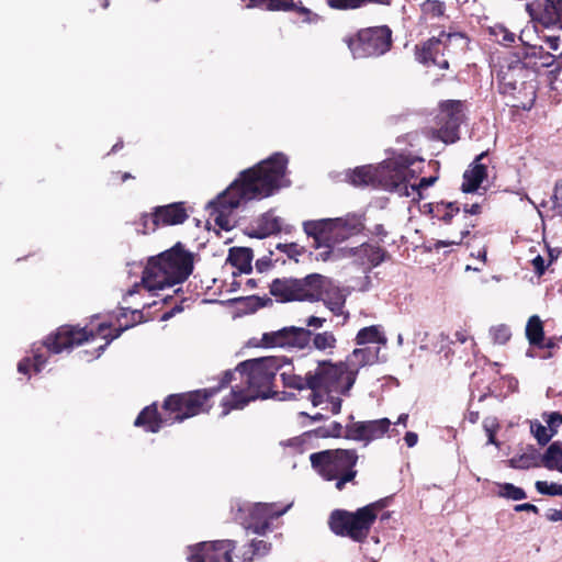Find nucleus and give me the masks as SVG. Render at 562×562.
I'll return each mask as SVG.
<instances>
[{
  "label": "nucleus",
  "mask_w": 562,
  "mask_h": 562,
  "mask_svg": "<svg viewBox=\"0 0 562 562\" xmlns=\"http://www.w3.org/2000/svg\"><path fill=\"white\" fill-rule=\"evenodd\" d=\"M289 159L283 153L277 151L256 166L243 170L238 177L215 199L206 204L214 215L215 224L229 231L233 225L229 214L249 201L262 200L291 184L286 177Z\"/></svg>",
  "instance_id": "1"
},
{
  "label": "nucleus",
  "mask_w": 562,
  "mask_h": 562,
  "mask_svg": "<svg viewBox=\"0 0 562 562\" xmlns=\"http://www.w3.org/2000/svg\"><path fill=\"white\" fill-rule=\"evenodd\" d=\"M284 363V359L278 357L255 358L238 363L231 372L232 381L237 380L238 375L240 383L234 385L231 393L222 400L221 416H227L234 409H243L258 398L271 397L273 380Z\"/></svg>",
  "instance_id": "2"
},
{
  "label": "nucleus",
  "mask_w": 562,
  "mask_h": 562,
  "mask_svg": "<svg viewBox=\"0 0 562 562\" xmlns=\"http://www.w3.org/2000/svg\"><path fill=\"white\" fill-rule=\"evenodd\" d=\"M193 271V256L181 243L158 256L150 257L142 274V283L149 292L184 282Z\"/></svg>",
  "instance_id": "3"
},
{
  "label": "nucleus",
  "mask_w": 562,
  "mask_h": 562,
  "mask_svg": "<svg viewBox=\"0 0 562 562\" xmlns=\"http://www.w3.org/2000/svg\"><path fill=\"white\" fill-rule=\"evenodd\" d=\"M416 161L423 162L422 158L400 154L381 162L379 166H360L349 175V181L356 187L381 188L397 194L407 193V178L413 172L411 166Z\"/></svg>",
  "instance_id": "4"
},
{
  "label": "nucleus",
  "mask_w": 562,
  "mask_h": 562,
  "mask_svg": "<svg viewBox=\"0 0 562 562\" xmlns=\"http://www.w3.org/2000/svg\"><path fill=\"white\" fill-rule=\"evenodd\" d=\"M92 336V331L88 333L86 328L69 325L60 326L55 333L49 334L43 344L33 345L32 358H23L18 363V371L22 374H30L32 368L34 372L40 373L47 364L46 353L58 355L63 351H69L75 346L88 341Z\"/></svg>",
  "instance_id": "5"
},
{
  "label": "nucleus",
  "mask_w": 562,
  "mask_h": 562,
  "mask_svg": "<svg viewBox=\"0 0 562 562\" xmlns=\"http://www.w3.org/2000/svg\"><path fill=\"white\" fill-rule=\"evenodd\" d=\"M345 361L333 363L319 361L314 371L308 372L307 389L312 391L311 402L314 406L324 404V394L328 392L348 394L356 382L355 370L349 371Z\"/></svg>",
  "instance_id": "6"
},
{
  "label": "nucleus",
  "mask_w": 562,
  "mask_h": 562,
  "mask_svg": "<svg viewBox=\"0 0 562 562\" xmlns=\"http://www.w3.org/2000/svg\"><path fill=\"white\" fill-rule=\"evenodd\" d=\"M358 454L355 449H327L310 454L312 469L327 482L335 481L338 491L357 476Z\"/></svg>",
  "instance_id": "7"
},
{
  "label": "nucleus",
  "mask_w": 562,
  "mask_h": 562,
  "mask_svg": "<svg viewBox=\"0 0 562 562\" xmlns=\"http://www.w3.org/2000/svg\"><path fill=\"white\" fill-rule=\"evenodd\" d=\"M232 376L233 373L231 370H227L224 372L217 386L196 390L190 393L169 395L164 401L162 408L166 413H170L172 425L203 412L206 401L228 385L232 382Z\"/></svg>",
  "instance_id": "8"
},
{
  "label": "nucleus",
  "mask_w": 562,
  "mask_h": 562,
  "mask_svg": "<svg viewBox=\"0 0 562 562\" xmlns=\"http://www.w3.org/2000/svg\"><path fill=\"white\" fill-rule=\"evenodd\" d=\"M376 519L375 504H369L356 512L335 509L330 513L328 525L331 532L339 537H348L362 543Z\"/></svg>",
  "instance_id": "9"
},
{
  "label": "nucleus",
  "mask_w": 562,
  "mask_h": 562,
  "mask_svg": "<svg viewBox=\"0 0 562 562\" xmlns=\"http://www.w3.org/2000/svg\"><path fill=\"white\" fill-rule=\"evenodd\" d=\"M345 42L353 58H378L391 49L392 30L387 25L364 27Z\"/></svg>",
  "instance_id": "10"
},
{
  "label": "nucleus",
  "mask_w": 562,
  "mask_h": 562,
  "mask_svg": "<svg viewBox=\"0 0 562 562\" xmlns=\"http://www.w3.org/2000/svg\"><path fill=\"white\" fill-rule=\"evenodd\" d=\"M312 284V296L310 302H323L335 316H344L349 318V312L345 311V305L350 291L346 286H341L339 282L326 276L314 273Z\"/></svg>",
  "instance_id": "11"
},
{
  "label": "nucleus",
  "mask_w": 562,
  "mask_h": 562,
  "mask_svg": "<svg viewBox=\"0 0 562 562\" xmlns=\"http://www.w3.org/2000/svg\"><path fill=\"white\" fill-rule=\"evenodd\" d=\"M313 279H315L314 273L301 279L277 278L270 283V294L280 303L293 301L310 302V297H313L311 291Z\"/></svg>",
  "instance_id": "12"
},
{
  "label": "nucleus",
  "mask_w": 562,
  "mask_h": 562,
  "mask_svg": "<svg viewBox=\"0 0 562 562\" xmlns=\"http://www.w3.org/2000/svg\"><path fill=\"white\" fill-rule=\"evenodd\" d=\"M313 331L306 327L286 326L278 330L263 333L261 344L266 348H286L303 350L311 346Z\"/></svg>",
  "instance_id": "13"
},
{
  "label": "nucleus",
  "mask_w": 562,
  "mask_h": 562,
  "mask_svg": "<svg viewBox=\"0 0 562 562\" xmlns=\"http://www.w3.org/2000/svg\"><path fill=\"white\" fill-rule=\"evenodd\" d=\"M234 540L203 541L188 547V562H234Z\"/></svg>",
  "instance_id": "14"
},
{
  "label": "nucleus",
  "mask_w": 562,
  "mask_h": 562,
  "mask_svg": "<svg viewBox=\"0 0 562 562\" xmlns=\"http://www.w3.org/2000/svg\"><path fill=\"white\" fill-rule=\"evenodd\" d=\"M440 120L439 138L446 144L456 143L460 138L459 130L464 121L463 103L459 100L442 102Z\"/></svg>",
  "instance_id": "15"
},
{
  "label": "nucleus",
  "mask_w": 562,
  "mask_h": 562,
  "mask_svg": "<svg viewBox=\"0 0 562 562\" xmlns=\"http://www.w3.org/2000/svg\"><path fill=\"white\" fill-rule=\"evenodd\" d=\"M528 76V68L521 58L513 55L505 59L497 72L499 91L502 93H513L517 90L519 83H524Z\"/></svg>",
  "instance_id": "16"
},
{
  "label": "nucleus",
  "mask_w": 562,
  "mask_h": 562,
  "mask_svg": "<svg viewBox=\"0 0 562 562\" xmlns=\"http://www.w3.org/2000/svg\"><path fill=\"white\" fill-rule=\"evenodd\" d=\"M366 217L362 213H348L341 217L330 218V243H344L350 237L361 234Z\"/></svg>",
  "instance_id": "17"
},
{
  "label": "nucleus",
  "mask_w": 562,
  "mask_h": 562,
  "mask_svg": "<svg viewBox=\"0 0 562 562\" xmlns=\"http://www.w3.org/2000/svg\"><path fill=\"white\" fill-rule=\"evenodd\" d=\"M526 10L546 26L560 24L562 29V0H533L526 4Z\"/></svg>",
  "instance_id": "18"
},
{
  "label": "nucleus",
  "mask_w": 562,
  "mask_h": 562,
  "mask_svg": "<svg viewBox=\"0 0 562 562\" xmlns=\"http://www.w3.org/2000/svg\"><path fill=\"white\" fill-rule=\"evenodd\" d=\"M134 425L144 427L149 432H158L162 427L172 425V420L170 413H166L164 409L158 413L156 404L153 403L140 411Z\"/></svg>",
  "instance_id": "19"
},
{
  "label": "nucleus",
  "mask_w": 562,
  "mask_h": 562,
  "mask_svg": "<svg viewBox=\"0 0 562 562\" xmlns=\"http://www.w3.org/2000/svg\"><path fill=\"white\" fill-rule=\"evenodd\" d=\"M183 202H175L167 205L156 206L153 212V228L158 225H179L188 218Z\"/></svg>",
  "instance_id": "20"
},
{
  "label": "nucleus",
  "mask_w": 562,
  "mask_h": 562,
  "mask_svg": "<svg viewBox=\"0 0 562 562\" xmlns=\"http://www.w3.org/2000/svg\"><path fill=\"white\" fill-rule=\"evenodd\" d=\"M438 36H432L428 41H426L423 46L419 48L416 46V59L423 65H435L440 69H448L449 63L447 59L442 58L447 55L446 49H443V43H436L434 45H429L432 41H438Z\"/></svg>",
  "instance_id": "21"
},
{
  "label": "nucleus",
  "mask_w": 562,
  "mask_h": 562,
  "mask_svg": "<svg viewBox=\"0 0 562 562\" xmlns=\"http://www.w3.org/2000/svg\"><path fill=\"white\" fill-rule=\"evenodd\" d=\"M349 251L358 265L368 269L378 267L389 256L385 249L369 243H363L358 247L351 248Z\"/></svg>",
  "instance_id": "22"
},
{
  "label": "nucleus",
  "mask_w": 562,
  "mask_h": 562,
  "mask_svg": "<svg viewBox=\"0 0 562 562\" xmlns=\"http://www.w3.org/2000/svg\"><path fill=\"white\" fill-rule=\"evenodd\" d=\"M487 156V151H482L471 164L470 169L463 173L461 190L463 193L476 192L481 183L487 177V167L481 160Z\"/></svg>",
  "instance_id": "23"
},
{
  "label": "nucleus",
  "mask_w": 562,
  "mask_h": 562,
  "mask_svg": "<svg viewBox=\"0 0 562 562\" xmlns=\"http://www.w3.org/2000/svg\"><path fill=\"white\" fill-rule=\"evenodd\" d=\"M381 361L380 359V347H363L356 348L351 355L347 358L345 363H348L349 371L355 370L356 376L362 367L371 366L375 362ZM385 361V359H382Z\"/></svg>",
  "instance_id": "24"
},
{
  "label": "nucleus",
  "mask_w": 562,
  "mask_h": 562,
  "mask_svg": "<svg viewBox=\"0 0 562 562\" xmlns=\"http://www.w3.org/2000/svg\"><path fill=\"white\" fill-rule=\"evenodd\" d=\"M436 43H443V49L448 56H457L463 54L468 49L469 38L460 32H445L439 33V40L432 41L430 46Z\"/></svg>",
  "instance_id": "25"
},
{
  "label": "nucleus",
  "mask_w": 562,
  "mask_h": 562,
  "mask_svg": "<svg viewBox=\"0 0 562 562\" xmlns=\"http://www.w3.org/2000/svg\"><path fill=\"white\" fill-rule=\"evenodd\" d=\"M304 233L314 239V245L330 243V218L311 220L303 222Z\"/></svg>",
  "instance_id": "26"
},
{
  "label": "nucleus",
  "mask_w": 562,
  "mask_h": 562,
  "mask_svg": "<svg viewBox=\"0 0 562 562\" xmlns=\"http://www.w3.org/2000/svg\"><path fill=\"white\" fill-rule=\"evenodd\" d=\"M252 250L248 247H232L228 250L227 262L237 268L240 273H250L252 270Z\"/></svg>",
  "instance_id": "27"
},
{
  "label": "nucleus",
  "mask_w": 562,
  "mask_h": 562,
  "mask_svg": "<svg viewBox=\"0 0 562 562\" xmlns=\"http://www.w3.org/2000/svg\"><path fill=\"white\" fill-rule=\"evenodd\" d=\"M292 504H288L281 509H276L274 504L269 503H257L254 504L249 510V517L251 520H273L284 515L290 508Z\"/></svg>",
  "instance_id": "28"
},
{
  "label": "nucleus",
  "mask_w": 562,
  "mask_h": 562,
  "mask_svg": "<svg viewBox=\"0 0 562 562\" xmlns=\"http://www.w3.org/2000/svg\"><path fill=\"white\" fill-rule=\"evenodd\" d=\"M356 344L359 346L368 345V344H378L380 346L385 347L387 344V338L385 334L381 330V326L371 325L361 328L356 335Z\"/></svg>",
  "instance_id": "29"
},
{
  "label": "nucleus",
  "mask_w": 562,
  "mask_h": 562,
  "mask_svg": "<svg viewBox=\"0 0 562 562\" xmlns=\"http://www.w3.org/2000/svg\"><path fill=\"white\" fill-rule=\"evenodd\" d=\"M541 461L548 470L562 473V443L553 441L541 456Z\"/></svg>",
  "instance_id": "30"
},
{
  "label": "nucleus",
  "mask_w": 562,
  "mask_h": 562,
  "mask_svg": "<svg viewBox=\"0 0 562 562\" xmlns=\"http://www.w3.org/2000/svg\"><path fill=\"white\" fill-rule=\"evenodd\" d=\"M429 212L434 217L449 224L452 218L460 212V207L457 202H437L428 204Z\"/></svg>",
  "instance_id": "31"
},
{
  "label": "nucleus",
  "mask_w": 562,
  "mask_h": 562,
  "mask_svg": "<svg viewBox=\"0 0 562 562\" xmlns=\"http://www.w3.org/2000/svg\"><path fill=\"white\" fill-rule=\"evenodd\" d=\"M540 456L536 449H531L530 452H524L521 454L514 456L508 460V465L512 469L528 470L530 468H537Z\"/></svg>",
  "instance_id": "32"
},
{
  "label": "nucleus",
  "mask_w": 562,
  "mask_h": 562,
  "mask_svg": "<svg viewBox=\"0 0 562 562\" xmlns=\"http://www.w3.org/2000/svg\"><path fill=\"white\" fill-rule=\"evenodd\" d=\"M526 337L530 345L541 347L544 339L543 325L538 315L529 317L526 325Z\"/></svg>",
  "instance_id": "33"
},
{
  "label": "nucleus",
  "mask_w": 562,
  "mask_h": 562,
  "mask_svg": "<svg viewBox=\"0 0 562 562\" xmlns=\"http://www.w3.org/2000/svg\"><path fill=\"white\" fill-rule=\"evenodd\" d=\"M233 303L238 304L240 310L245 313H255L261 307L272 304V300L268 296L250 295L245 297H236L232 300Z\"/></svg>",
  "instance_id": "34"
},
{
  "label": "nucleus",
  "mask_w": 562,
  "mask_h": 562,
  "mask_svg": "<svg viewBox=\"0 0 562 562\" xmlns=\"http://www.w3.org/2000/svg\"><path fill=\"white\" fill-rule=\"evenodd\" d=\"M366 424V436L367 443L372 440L379 439L390 429L391 422L389 418H380L374 420H367Z\"/></svg>",
  "instance_id": "35"
},
{
  "label": "nucleus",
  "mask_w": 562,
  "mask_h": 562,
  "mask_svg": "<svg viewBox=\"0 0 562 562\" xmlns=\"http://www.w3.org/2000/svg\"><path fill=\"white\" fill-rule=\"evenodd\" d=\"M311 344L314 349L325 351L327 349H334L337 339L331 331L313 333Z\"/></svg>",
  "instance_id": "36"
},
{
  "label": "nucleus",
  "mask_w": 562,
  "mask_h": 562,
  "mask_svg": "<svg viewBox=\"0 0 562 562\" xmlns=\"http://www.w3.org/2000/svg\"><path fill=\"white\" fill-rule=\"evenodd\" d=\"M497 485L499 487L497 495L502 498L521 501L527 497L525 490L513 483H498Z\"/></svg>",
  "instance_id": "37"
},
{
  "label": "nucleus",
  "mask_w": 562,
  "mask_h": 562,
  "mask_svg": "<svg viewBox=\"0 0 562 562\" xmlns=\"http://www.w3.org/2000/svg\"><path fill=\"white\" fill-rule=\"evenodd\" d=\"M411 170L413 172L408 176L407 180L409 178L415 177V170L412 168H411ZM437 179H438L437 177L430 176V177L422 178L417 184H408L407 183V193L408 194H398V195L400 196H414V198H415V195H417L420 199L422 198L420 190L431 187L437 181Z\"/></svg>",
  "instance_id": "38"
},
{
  "label": "nucleus",
  "mask_w": 562,
  "mask_h": 562,
  "mask_svg": "<svg viewBox=\"0 0 562 562\" xmlns=\"http://www.w3.org/2000/svg\"><path fill=\"white\" fill-rule=\"evenodd\" d=\"M280 378L285 387L294 389V390H299V391L307 389L308 372L303 378V376L294 374L292 372L283 371L280 373Z\"/></svg>",
  "instance_id": "39"
},
{
  "label": "nucleus",
  "mask_w": 562,
  "mask_h": 562,
  "mask_svg": "<svg viewBox=\"0 0 562 562\" xmlns=\"http://www.w3.org/2000/svg\"><path fill=\"white\" fill-rule=\"evenodd\" d=\"M344 437L355 441H364L367 443L364 422H356L346 425Z\"/></svg>",
  "instance_id": "40"
},
{
  "label": "nucleus",
  "mask_w": 562,
  "mask_h": 562,
  "mask_svg": "<svg viewBox=\"0 0 562 562\" xmlns=\"http://www.w3.org/2000/svg\"><path fill=\"white\" fill-rule=\"evenodd\" d=\"M258 221L270 235L278 234L281 231V218L273 215L271 211L262 214Z\"/></svg>",
  "instance_id": "41"
},
{
  "label": "nucleus",
  "mask_w": 562,
  "mask_h": 562,
  "mask_svg": "<svg viewBox=\"0 0 562 562\" xmlns=\"http://www.w3.org/2000/svg\"><path fill=\"white\" fill-rule=\"evenodd\" d=\"M530 430L540 446L547 445L553 437V434L538 420L531 423Z\"/></svg>",
  "instance_id": "42"
},
{
  "label": "nucleus",
  "mask_w": 562,
  "mask_h": 562,
  "mask_svg": "<svg viewBox=\"0 0 562 562\" xmlns=\"http://www.w3.org/2000/svg\"><path fill=\"white\" fill-rule=\"evenodd\" d=\"M535 487L537 492L541 495H549V496H562V484L558 483H548L547 481H537L535 483Z\"/></svg>",
  "instance_id": "43"
},
{
  "label": "nucleus",
  "mask_w": 562,
  "mask_h": 562,
  "mask_svg": "<svg viewBox=\"0 0 562 562\" xmlns=\"http://www.w3.org/2000/svg\"><path fill=\"white\" fill-rule=\"evenodd\" d=\"M491 33L497 38V41L505 46L510 45L515 42L516 35L503 25H495L491 29Z\"/></svg>",
  "instance_id": "44"
},
{
  "label": "nucleus",
  "mask_w": 562,
  "mask_h": 562,
  "mask_svg": "<svg viewBox=\"0 0 562 562\" xmlns=\"http://www.w3.org/2000/svg\"><path fill=\"white\" fill-rule=\"evenodd\" d=\"M490 334L495 344L504 345L506 344L510 337L512 331L510 328L506 325L494 326L490 329Z\"/></svg>",
  "instance_id": "45"
},
{
  "label": "nucleus",
  "mask_w": 562,
  "mask_h": 562,
  "mask_svg": "<svg viewBox=\"0 0 562 562\" xmlns=\"http://www.w3.org/2000/svg\"><path fill=\"white\" fill-rule=\"evenodd\" d=\"M263 10L267 11H293L295 7L294 0H263Z\"/></svg>",
  "instance_id": "46"
},
{
  "label": "nucleus",
  "mask_w": 562,
  "mask_h": 562,
  "mask_svg": "<svg viewBox=\"0 0 562 562\" xmlns=\"http://www.w3.org/2000/svg\"><path fill=\"white\" fill-rule=\"evenodd\" d=\"M276 249L280 250L281 252H284L288 256V258L293 259L295 262H299V257L304 252V248L295 243H279L276 245Z\"/></svg>",
  "instance_id": "47"
},
{
  "label": "nucleus",
  "mask_w": 562,
  "mask_h": 562,
  "mask_svg": "<svg viewBox=\"0 0 562 562\" xmlns=\"http://www.w3.org/2000/svg\"><path fill=\"white\" fill-rule=\"evenodd\" d=\"M324 394V403L327 404L326 408H328L333 414H338L341 409V398L340 395L342 393H323Z\"/></svg>",
  "instance_id": "48"
},
{
  "label": "nucleus",
  "mask_w": 562,
  "mask_h": 562,
  "mask_svg": "<svg viewBox=\"0 0 562 562\" xmlns=\"http://www.w3.org/2000/svg\"><path fill=\"white\" fill-rule=\"evenodd\" d=\"M299 14L303 15V22L307 24H317L322 21V16L315 12H313L311 9L302 5V3H295L294 10Z\"/></svg>",
  "instance_id": "49"
},
{
  "label": "nucleus",
  "mask_w": 562,
  "mask_h": 562,
  "mask_svg": "<svg viewBox=\"0 0 562 562\" xmlns=\"http://www.w3.org/2000/svg\"><path fill=\"white\" fill-rule=\"evenodd\" d=\"M329 8L335 10H355L361 8V0H326Z\"/></svg>",
  "instance_id": "50"
},
{
  "label": "nucleus",
  "mask_w": 562,
  "mask_h": 562,
  "mask_svg": "<svg viewBox=\"0 0 562 562\" xmlns=\"http://www.w3.org/2000/svg\"><path fill=\"white\" fill-rule=\"evenodd\" d=\"M483 427L487 435V443L498 447L499 443L495 437V432L498 429V424H497L496 419L495 418H485L483 422Z\"/></svg>",
  "instance_id": "51"
},
{
  "label": "nucleus",
  "mask_w": 562,
  "mask_h": 562,
  "mask_svg": "<svg viewBox=\"0 0 562 562\" xmlns=\"http://www.w3.org/2000/svg\"><path fill=\"white\" fill-rule=\"evenodd\" d=\"M269 520H251L245 526L246 530L259 536L266 535L270 530Z\"/></svg>",
  "instance_id": "52"
},
{
  "label": "nucleus",
  "mask_w": 562,
  "mask_h": 562,
  "mask_svg": "<svg viewBox=\"0 0 562 562\" xmlns=\"http://www.w3.org/2000/svg\"><path fill=\"white\" fill-rule=\"evenodd\" d=\"M319 246L314 245L316 249L319 251L315 255V259L318 261H327L330 259L333 254V247L337 245V243H319Z\"/></svg>",
  "instance_id": "53"
},
{
  "label": "nucleus",
  "mask_w": 562,
  "mask_h": 562,
  "mask_svg": "<svg viewBox=\"0 0 562 562\" xmlns=\"http://www.w3.org/2000/svg\"><path fill=\"white\" fill-rule=\"evenodd\" d=\"M250 550L258 557L267 555L271 550V543L265 540H252L250 542Z\"/></svg>",
  "instance_id": "54"
},
{
  "label": "nucleus",
  "mask_w": 562,
  "mask_h": 562,
  "mask_svg": "<svg viewBox=\"0 0 562 562\" xmlns=\"http://www.w3.org/2000/svg\"><path fill=\"white\" fill-rule=\"evenodd\" d=\"M544 420L547 423L546 427L554 436L557 434V431H558V428L562 424V414H560L559 412H552V413L547 415Z\"/></svg>",
  "instance_id": "55"
},
{
  "label": "nucleus",
  "mask_w": 562,
  "mask_h": 562,
  "mask_svg": "<svg viewBox=\"0 0 562 562\" xmlns=\"http://www.w3.org/2000/svg\"><path fill=\"white\" fill-rule=\"evenodd\" d=\"M470 234V229L469 227H465L464 229H462L460 232V237L458 239H453V240H437L434 245L435 249H441L443 247H448V246H452V245H460L462 243V240L469 236Z\"/></svg>",
  "instance_id": "56"
},
{
  "label": "nucleus",
  "mask_w": 562,
  "mask_h": 562,
  "mask_svg": "<svg viewBox=\"0 0 562 562\" xmlns=\"http://www.w3.org/2000/svg\"><path fill=\"white\" fill-rule=\"evenodd\" d=\"M138 225L142 226V228L137 227V233L147 234L149 231L154 232L156 228H153V213H143L140 215Z\"/></svg>",
  "instance_id": "57"
},
{
  "label": "nucleus",
  "mask_w": 562,
  "mask_h": 562,
  "mask_svg": "<svg viewBox=\"0 0 562 562\" xmlns=\"http://www.w3.org/2000/svg\"><path fill=\"white\" fill-rule=\"evenodd\" d=\"M552 204L553 209L562 214V181H559L554 186L553 194H552Z\"/></svg>",
  "instance_id": "58"
},
{
  "label": "nucleus",
  "mask_w": 562,
  "mask_h": 562,
  "mask_svg": "<svg viewBox=\"0 0 562 562\" xmlns=\"http://www.w3.org/2000/svg\"><path fill=\"white\" fill-rule=\"evenodd\" d=\"M132 326H134V323H133V324H126L124 327H121L120 329H117V330H116V333H115V335H113L110 339H106V341H105L103 345L99 346V347L95 349L97 353L92 357V359H97V358H99V357L104 352V350L106 349V347L110 345V342H111L113 339H115V338L120 337V336H121V334H122L124 330H126V329L131 328ZM89 360H91V358H90Z\"/></svg>",
  "instance_id": "59"
},
{
  "label": "nucleus",
  "mask_w": 562,
  "mask_h": 562,
  "mask_svg": "<svg viewBox=\"0 0 562 562\" xmlns=\"http://www.w3.org/2000/svg\"><path fill=\"white\" fill-rule=\"evenodd\" d=\"M246 234L249 237L257 238V239H263L268 236H270L269 233H267V229H265L259 221H257V225L255 227H250L246 231Z\"/></svg>",
  "instance_id": "60"
},
{
  "label": "nucleus",
  "mask_w": 562,
  "mask_h": 562,
  "mask_svg": "<svg viewBox=\"0 0 562 562\" xmlns=\"http://www.w3.org/2000/svg\"><path fill=\"white\" fill-rule=\"evenodd\" d=\"M246 234L249 237L257 238V239H263L268 236H270L269 233H267V229H265L259 221H257V225L255 227H250L246 231Z\"/></svg>",
  "instance_id": "61"
},
{
  "label": "nucleus",
  "mask_w": 562,
  "mask_h": 562,
  "mask_svg": "<svg viewBox=\"0 0 562 562\" xmlns=\"http://www.w3.org/2000/svg\"><path fill=\"white\" fill-rule=\"evenodd\" d=\"M531 262H532L535 272L538 276H542L547 268L544 258L542 256L538 255L532 259Z\"/></svg>",
  "instance_id": "62"
},
{
  "label": "nucleus",
  "mask_w": 562,
  "mask_h": 562,
  "mask_svg": "<svg viewBox=\"0 0 562 562\" xmlns=\"http://www.w3.org/2000/svg\"><path fill=\"white\" fill-rule=\"evenodd\" d=\"M326 323V318L318 317V316H310L305 321L306 328H322L324 324Z\"/></svg>",
  "instance_id": "63"
},
{
  "label": "nucleus",
  "mask_w": 562,
  "mask_h": 562,
  "mask_svg": "<svg viewBox=\"0 0 562 562\" xmlns=\"http://www.w3.org/2000/svg\"><path fill=\"white\" fill-rule=\"evenodd\" d=\"M328 428H329V432H330V436L333 438H339V437H342V432H344V427L342 425L339 423V422H331L329 425H328Z\"/></svg>",
  "instance_id": "64"
}]
</instances>
